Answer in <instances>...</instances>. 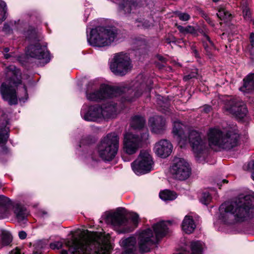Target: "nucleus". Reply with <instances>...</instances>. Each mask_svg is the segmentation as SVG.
I'll return each mask as SVG.
<instances>
[{
  "label": "nucleus",
  "instance_id": "f257e3e1",
  "mask_svg": "<svg viewBox=\"0 0 254 254\" xmlns=\"http://www.w3.org/2000/svg\"><path fill=\"white\" fill-rule=\"evenodd\" d=\"M110 238L109 234L87 231L83 239L72 235L70 239L51 243L50 247L53 250H59L64 243L73 254H110L112 248Z\"/></svg>",
  "mask_w": 254,
  "mask_h": 254
},
{
  "label": "nucleus",
  "instance_id": "f03ea898",
  "mask_svg": "<svg viewBox=\"0 0 254 254\" xmlns=\"http://www.w3.org/2000/svg\"><path fill=\"white\" fill-rule=\"evenodd\" d=\"M152 88L151 85H147L142 80V75H138L137 79L133 81L131 88L124 86L113 87L106 85H102L99 90H95L89 84L86 92V98L92 101H100L120 95L121 93L127 92L133 94V96L127 97L126 100L131 102L140 97L144 92H149Z\"/></svg>",
  "mask_w": 254,
  "mask_h": 254
},
{
  "label": "nucleus",
  "instance_id": "7ed1b4c3",
  "mask_svg": "<svg viewBox=\"0 0 254 254\" xmlns=\"http://www.w3.org/2000/svg\"><path fill=\"white\" fill-rule=\"evenodd\" d=\"M250 199V196H245L223 203L219 207V219L225 224H234L252 218L254 205Z\"/></svg>",
  "mask_w": 254,
  "mask_h": 254
},
{
  "label": "nucleus",
  "instance_id": "20e7f679",
  "mask_svg": "<svg viewBox=\"0 0 254 254\" xmlns=\"http://www.w3.org/2000/svg\"><path fill=\"white\" fill-rule=\"evenodd\" d=\"M209 146L213 149L230 150L239 144L240 135L237 130L223 132L217 128H210L207 133Z\"/></svg>",
  "mask_w": 254,
  "mask_h": 254
},
{
  "label": "nucleus",
  "instance_id": "39448f33",
  "mask_svg": "<svg viewBox=\"0 0 254 254\" xmlns=\"http://www.w3.org/2000/svg\"><path fill=\"white\" fill-rule=\"evenodd\" d=\"M171 221H160L152 226L155 235L150 228L141 230L137 233L138 245L141 253L148 252L151 247L158 239L165 236L168 232V225Z\"/></svg>",
  "mask_w": 254,
  "mask_h": 254
},
{
  "label": "nucleus",
  "instance_id": "423d86ee",
  "mask_svg": "<svg viewBox=\"0 0 254 254\" xmlns=\"http://www.w3.org/2000/svg\"><path fill=\"white\" fill-rule=\"evenodd\" d=\"M129 217L134 225V227L129 226V221L126 217V211L123 208H119L114 212L109 213L106 217V220L110 223L113 228L119 233H125L132 231L136 227L138 222L139 216L135 213H131Z\"/></svg>",
  "mask_w": 254,
  "mask_h": 254
},
{
  "label": "nucleus",
  "instance_id": "0eeeda50",
  "mask_svg": "<svg viewBox=\"0 0 254 254\" xmlns=\"http://www.w3.org/2000/svg\"><path fill=\"white\" fill-rule=\"evenodd\" d=\"M117 28L113 26L98 27L91 30L87 36L89 43L93 46L103 47L110 45L116 39Z\"/></svg>",
  "mask_w": 254,
  "mask_h": 254
},
{
  "label": "nucleus",
  "instance_id": "6e6552de",
  "mask_svg": "<svg viewBox=\"0 0 254 254\" xmlns=\"http://www.w3.org/2000/svg\"><path fill=\"white\" fill-rule=\"evenodd\" d=\"M119 147V137L116 133L112 132L102 139L98 146V151L102 159L111 161L116 155Z\"/></svg>",
  "mask_w": 254,
  "mask_h": 254
},
{
  "label": "nucleus",
  "instance_id": "1a4fd4ad",
  "mask_svg": "<svg viewBox=\"0 0 254 254\" xmlns=\"http://www.w3.org/2000/svg\"><path fill=\"white\" fill-rule=\"evenodd\" d=\"M148 138L149 133L147 130H145L140 135L131 132L126 133L124 138V151L129 155L135 153Z\"/></svg>",
  "mask_w": 254,
  "mask_h": 254
},
{
  "label": "nucleus",
  "instance_id": "9d476101",
  "mask_svg": "<svg viewBox=\"0 0 254 254\" xmlns=\"http://www.w3.org/2000/svg\"><path fill=\"white\" fill-rule=\"evenodd\" d=\"M188 139L196 159L199 162L204 160L206 155V143L200 133L194 130L189 132Z\"/></svg>",
  "mask_w": 254,
  "mask_h": 254
},
{
  "label": "nucleus",
  "instance_id": "9b49d317",
  "mask_svg": "<svg viewBox=\"0 0 254 254\" xmlns=\"http://www.w3.org/2000/svg\"><path fill=\"white\" fill-rule=\"evenodd\" d=\"M131 166L133 171L136 175H139L150 172L153 169L154 161L148 151L142 150Z\"/></svg>",
  "mask_w": 254,
  "mask_h": 254
},
{
  "label": "nucleus",
  "instance_id": "f8f14e48",
  "mask_svg": "<svg viewBox=\"0 0 254 254\" xmlns=\"http://www.w3.org/2000/svg\"><path fill=\"white\" fill-rule=\"evenodd\" d=\"M170 172L173 178L183 181L187 179L191 174V168L187 161L183 158H175L170 168Z\"/></svg>",
  "mask_w": 254,
  "mask_h": 254
},
{
  "label": "nucleus",
  "instance_id": "ddd939ff",
  "mask_svg": "<svg viewBox=\"0 0 254 254\" xmlns=\"http://www.w3.org/2000/svg\"><path fill=\"white\" fill-rule=\"evenodd\" d=\"M130 60L126 54H117L110 64V69L115 74L124 75L131 68Z\"/></svg>",
  "mask_w": 254,
  "mask_h": 254
},
{
  "label": "nucleus",
  "instance_id": "4468645a",
  "mask_svg": "<svg viewBox=\"0 0 254 254\" xmlns=\"http://www.w3.org/2000/svg\"><path fill=\"white\" fill-rule=\"evenodd\" d=\"M27 54L31 58L44 60L45 64H47L50 60L47 46L42 45L36 39L33 40L32 43L28 47Z\"/></svg>",
  "mask_w": 254,
  "mask_h": 254
},
{
  "label": "nucleus",
  "instance_id": "2eb2a0df",
  "mask_svg": "<svg viewBox=\"0 0 254 254\" xmlns=\"http://www.w3.org/2000/svg\"><path fill=\"white\" fill-rule=\"evenodd\" d=\"M224 109L227 113L232 114L239 119L244 118L248 113L245 104L237 98L227 100L225 102Z\"/></svg>",
  "mask_w": 254,
  "mask_h": 254
},
{
  "label": "nucleus",
  "instance_id": "dca6fc26",
  "mask_svg": "<svg viewBox=\"0 0 254 254\" xmlns=\"http://www.w3.org/2000/svg\"><path fill=\"white\" fill-rule=\"evenodd\" d=\"M7 76L9 77V84L11 86L13 85L16 86L21 85V88L18 89L19 100L25 102L28 97L27 91L26 86L22 84L21 80L18 77L19 71L15 66H10L7 72Z\"/></svg>",
  "mask_w": 254,
  "mask_h": 254
},
{
  "label": "nucleus",
  "instance_id": "f3484780",
  "mask_svg": "<svg viewBox=\"0 0 254 254\" xmlns=\"http://www.w3.org/2000/svg\"><path fill=\"white\" fill-rule=\"evenodd\" d=\"M85 108L83 107L81 111V114L85 120L97 122L104 118L102 107L98 106H90L87 111Z\"/></svg>",
  "mask_w": 254,
  "mask_h": 254
},
{
  "label": "nucleus",
  "instance_id": "a211bd4d",
  "mask_svg": "<svg viewBox=\"0 0 254 254\" xmlns=\"http://www.w3.org/2000/svg\"><path fill=\"white\" fill-rule=\"evenodd\" d=\"M173 150L172 143L167 139H161L154 145V151L158 156L162 158L168 157Z\"/></svg>",
  "mask_w": 254,
  "mask_h": 254
},
{
  "label": "nucleus",
  "instance_id": "6ab92c4d",
  "mask_svg": "<svg viewBox=\"0 0 254 254\" xmlns=\"http://www.w3.org/2000/svg\"><path fill=\"white\" fill-rule=\"evenodd\" d=\"M119 6L126 13H136L139 12L141 4L136 0H122Z\"/></svg>",
  "mask_w": 254,
  "mask_h": 254
},
{
  "label": "nucleus",
  "instance_id": "aec40b11",
  "mask_svg": "<svg viewBox=\"0 0 254 254\" xmlns=\"http://www.w3.org/2000/svg\"><path fill=\"white\" fill-rule=\"evenodd\" d=\"M0 92L3 99L7 101L9 105H15L17 104V98L15 90L12 89L5 83L1 84Z\"/></svg>",
  "mask_w": 254,
  "mask_h": 254
},
{
  "label": "nucleus",
  "instance_id": "412c9836",
  "mask_svg": "<svg viewBox=\"0 0 254 254\" xmlns=\"http://www.w3.org/2000/svg\"><path fill=\"white\" fill-rule=\"evenodd\" d=\"M148 124L152 131L155 133H160L165 129V120L161 116H155L149 119Z\"/></svg>",
  "mask_w": 254,
  "mask_h": 254
},
{
  "label": "nucleus",
  "instance_id": "4be33fe9",
  "mask_svg": "<svg viewBox=\"0 0 254 254\" xmlns=\"http://www.w3.org/2000/svg\"><path fill=\"white\" fill-rule=\"evenodd\" d=\"M173 133L180 143L187 140L186 136L184 133V129L186 127L179 121H173Z\"/></svg>",
  "mask_w": 254,
  "mask_h": 254
},
{
  "label": "nucleus",
  "instance_id": "5701e85b",
  "mask_svg": "<svg viewBox=\"0 0 254 254\" xmlns=\"http://www.w3.org/2000/svg\"><path fill=\"white\" fill-rule=\"evenodd\" d=\"M120 245L124 248V251L122 254H133L136 249V238L130 237L121 240Z\"/></svg>",
  "mask_w": 254,
  "mask_h": 254
},
{
  "label": "nucleus",
  "instance_id": "b1692460",
  "mask_svg": "<svg viewBox=\"0 0 254 254\" xmlns=\"http://www.w3.org/2000/svg\"><path fill=\"white\" fill-rule=\"evenodd\" d=\"M11 205L8 198L0 195V219H2L10 214Z\"/></svg>",
  "mask_w": 254,
  "mask_h": 254
},
{
  "label": "nucleus",
  "instance_id": "393cba45",
  "mask_svg": "<svg viewBox=\"0 0 254 254\" xmlns=\"http://www.w3.org/2000/svg\"><path fill=\"white\" fill-rule=\"evenodd\" d=\"M13 210L18 221L25 223L29 213L26 209L21 204L17 203L13 206Z\"/></svg>",
  "mask_w": 254,
  "mask_h": 254
},
{
  "label": "nucleus",
  "instance_id": "a878e982",
  "mask_svg": "<svg viewBox=\"0 0 254 254\" xmlns=\"http://www.w3.org/2000/svg\"><path fill=\"white\" fill-rule=\"evenodd\" d=\"M243 86L240 90L244 93H250L254 90V73L249 74L243 79Z\"/></svg>",
  "mask_w": 254,
  "mask_h": 254
},
{
  "label": "nucleus",
  "instance_id": "bb28decb",
  "mask_svg": "<svg viewBox=\"0 0 254 254\" xmlns=\"http://www.w3.org/2000/svg\"><path fill=\"white\" fill-rule=\"evenodd\" d=\"M196 227L195 224L192 217L186 215L182 224V230L187 234H190L193 232Z\"/></svg>",
  "mask_w": 254,
  "mask_h": 254
},
{
  "label": "nucleus",
  "instance_id": "cd10ccee",
  "mask_svg": "<svg viewBox=\"0 0 254 254\" xmlns=\"http://www.w3.org/2000/svg\"><path fill=\"white\" fill-rule=\"evenodd\" d=\"M9 128L5 126L0 128V154L7 152V148L5 146L8 138Z\"/></svg>",
  "mask_w": 254,
  "mask_h": 254
},
{
  "label": "nucleus",
  "instance_id": "c85d7f7f",
  "mask_svg": "<svg viewBox=\"0 0 254 254\" xmlns=\"http://www.w3.org/2000/svg\"><path fill=\"white\" fill-rule=\"evenodd\" d=\"M102 110L104 119L113 118L117 111L116 106L111 103L105 105Z\"/></svg>",
  "mask_w": 254,
  "mask_h": 254
},
{
  "label": "nucleus",
  "instance_id": "c756f323",
  "mask_svg": "<svg viewBox=\"0 0 254 254\" xmlns=\"http://www.w3.org/2000/svg\"><path fill=\"white\" fill-rule=\"evenodd\" d=\"M145 123V120L143 117L136 116L132 119L131 126L134 129H141L144 127Z\"/></svg>",
  "mask_w": 254,
  "mask_h": 254
},
{
  "label": "nucleus",
  "instance_id": "7c9ffc66",
  "mask_svg": "<svg viewBox=\"0 0 254 254\" xmlns=\"http://www.w3.org/2000/svg\"><path fill=\"white\" fill-rule=\"evenodd\" d=\"M159 196L164 201H171L177 198V194L174 191L166 190L160 192Z\"/></svg>",
  "mask_w": 254,
  "mask_h": 254
},
{
  "label": "nucleus",
  "instance_id": "2f4dec72",
  "mask_svg": "<svg viewBox=\"0 0 254 254\" xmlns=\"http://www.w3.org/2000/svg\"><path fill=\"white\" fill-rule=\"evenodd\" d=\"M191 254H202L203 243L200 241L192 242L191 243Z\"/></svg>",
  "mask_w": 254,
  "mask_h": 254
},
{
  "label": "nucleus",
  "instance_id": "473e14b6",
  "mask_svg": "<svg viewBox=\"0 0 254 254\" xmlns=\"http://www.w3.org/2000/svg\"><path fill=\"white\" fill-rule=\"evenodd\" d=\"M217 15L221 20H227L230 17L231 14L225 8L220 7L218 8Z\"/></svg>",
  "mask_w": 254,
  "mask_h": 254
},
{
  "label": "nucleus",
  "instance_id": "72a5a7b5",
  "mask_svg": "<svg viewBox=\"0 0 254 254\" xmlns=\"http://www.w3.org/2000/svg\"><path fill=\"white\" fill-rule=\"evenodd\" d=\"M12 236L8 232L3 231L1 234V245L3 246L9 245L12 241Z\"/></svg>",
  "mask_w": 254,
  "mask_h": 254
},
{
  "label": "nucleus",
  "instance_id": "f704fd0d",
  "mask_svg": "<svg viewBox=\"0 0 254 254\" xmlns=\"http://www.w3.org/2000/svg\"><path fill=\"white\" fill-rule=\"evenodd\" d=\"M176 26H177L179 31L182 33L194 34L196 33L195 29L194 28V27L192 26L188 25L187 27H183L182 26L178 25L177 24H176Z\"/></svg>",
  "mask_w": 254,
  "mask_h": 254
},
{
  "label": "nucleus",
  "instance_id": "c9c22d12",
  "mask_svg": "<svg viewBox=\"0 0 254 254\" xmlns=\"http://www.w3.org/2000/svg\"><path fill=\"white\" fill-rule=\"evenodd\" d=\"M6 10L7 7L5 2L2 0H0V24L6 18Z\"/></svg>",
  "mask_w": 254,
  "mask_h": 254
},
{
  "label": "nucleus",
  "instance_id": "e433bc0d",
  "mask_svg": "<svg viewBox=\"0 0 254 254\" xmlns=\"http://www.w3.org/2000/svg\"><path fill=\"white\" fill-rule=\"evenodd\" d=\"M134 24L137 27H142L144 28H148L152 26V23L147 20H142L141 18L135 19Z\"/></svg>",
  "mask_w": 254,
  "mask_h": 254
},
{
  "label": "nucleus",
  "instance_id": "4c0bfd02",
  "mask_svg": "<svg viewBox=\"0 0 254 254\" xmlns=\"http://www.w3.org/2000/svg\"><path fill=\"white\" fill-rule=\"evenodd\" d=\"M242 9L243 10V17L246 20H250L251 18V12L249 8L247 7L246 1H244L241 4Z\"/></svg>",
  "mask_w": 254,
  "mask_h": 254
},
{
  "label": "nucleus",
  "instance_id": "58836bf2",
  "mask_svg": "<svg viewBox=\"0 0 254 254\" xmlns=\"http://www.w3.org/2000/svg\"><path fill=\"white\" fill-rule=\"evenodd\" d=\"M211 198L212 197L210 193L206 191L201 193L200 201L202 203L207 205L210 202Z\"/></svg>",
  "mask_w": 254,
  "mask_h": 254
},
{
  "label": "nucleus",
  "instance_id": "ea45409f",
  "mask_svg": "<svg viewBox=\"0 0 254 254\" xmlns=\"http://www.w3.org/2000/svg\"><path fill=\"white\" fill-rule=\"evenodd\" d=\"M203 46L205 49L206 50V52L208 54H210V52L209 50L208 47L210 46H213V43L210 40L209 37L206 35H205L204 36V38L203 39Z\"/></svg>",
  "mask_w": 254,
  "mask_h": 254
},
{
  "label": "nucleus",
  "instance_id": "a19ab883",
  "mask_svg": "<svg viewBox=\"0 0 254 254\" xmlns=\"http://www.w3.org/2000/svg\"><path fill=\"white\" fill-rule=\"evenodd\" d=\"M243 168L245 170L252 172V177L254 181V160H252L244 165Z\"/></svg>",
  "mask_w": 254,
  "mask_h": 254
},
{
  "label": "nucleus",
  "instance_id": "79ce46f5",
  "mask_svg": "<svg viewBox=\"0 0 254 254\" xmlns=\"http://www.w3.org/2000/svg\"><path fill=\"white\" fill-rule=\"evenodd\" d=\"M176 15L180 20L183 21H187L190 18V16L186 12H177Z\"/></svg>",
  "mask_w": 254,
  "mask_h": 254
},
{
  "label": "nucleus",
  "instance_id": "37998d69",
  "mask_svg": "<svg viewBox=\"0 0 254 254\" xmlns=\"http://www.w3.org/2000/svg\"><path fill=\"white\" fill-rule=\"evenodd\" d=\"M196 75H197V72L196 71L192 72H191L190 74L185 75L184 77V80H185V81H187V80H189V79H191L192 78L195 77L196 76Z\"/></svg>",
  "mask_w": 254,
  "mask_h": 254
},
{
  "label": "nucleus",
  "instance_id": "c03bdc74",
  "mask_svg": "<svg viewBox=\"0 0 254 254\" xmlns=\"http://www.w3.org/2000/svg\"><path fill=\"white\" fill-rule=\"evenodd\" d=\"M212 110V108L210 106L208 105H205L203 107L202 110L203 112L205 113H208L210 112Z\"/></svg>",
  "mask_w": 254,
  "mask_h": 254
},
{
  "label": "nucleus",
  "instance_id": "a18cd8bd",
  "mask_svg": "<svg viewBox=\"0 0 254 254\" xmlns=\"http://www.w3.org/2000/svg\"><path fill=\"white\" fill-rule=\"evenodd\" d=\"M18 236L21 240L25 239L27 237V234L25 231H21L18 233Z\"/></svg>",
  "mask_w": 254,
  "mask_h": 254
},
{
  "label": "nucleus",
  "instance_id": "49530a36",
  "mask_svg": "<svg viewBox=\"0 0 254 254\" xmlns=\"http://www.w3.org/2000/svg\"><path fill=\"white\" fill-rule=\"evenodd\" d=\"M250 40L251 45L253 47H254V33H252L250 36Z\"/></svg>",
  "mask_w": 254,
  "mask_h": 254
},
{
  "label": "nucleus",
  "instance_id": "de8ad7c7",
  "mask_svg": "<svg viewBox=\"0 0 254 254\" xmlns=\"http://www.w3.org/2000/svg\"><path fill=\"white\" fill-rule=\"evenodd\" d=\"M8 254H21L19 249H15L11 251Z\"/></svg>",
  "mask_w": 254,
  "mask_h": 254
},
{
  "label": "nucleus",
  "instance_id": "09e8293b",
  "mask_svg": "<svg viewBox=\"0 0 254 254\" xmlns=\"http://www.w3.org/2000/svg\"><path fill=\"white\" fill-rule=\"evenodd\" d=\"M4 57L5 59H8L11 57V56L9 54L5 53L4 54Z\"/></svg>",
  "mask_w": 254,
  "mask_h": 254
},
{
  "label": "nucleus",
  "instance_id": "8fccbe9b",
  "mask_svg": "<svg viewBox=\"0 0 254 254\" xmlns=\"http://www.w3.org/2000/svg\"><path fill=\"white\" fill-rule=\"evenodd\" d=\"M157 58L159 60L161 61H164V60L165 59L161 56L160 55H158L157 56Z\"/></svg>",
  "mask_w": 254,
  "mask_h": 254
},
{
  "label": "nucleus",
  "instance_id": "3c124183",
  "mask_svg": "<svg viewBox=\"0 0 254 254\" xmlns=\"http://www.w3.org/2000/svg\"><path fill=\"white\" fill-rule=\"evenodd\" d=\"M60 254H67V251L66 250H63L60 252Z\"/></svg>",
  "mask_w": 254,
  "mask_h": 254
},
{
  "label": "nucleus",
  "instance_id": "603ef678",
  "mask_svg": "<svg viewBox=\"0 0 254 254\" xmlns=\"http://www.w3.org/2000/svg\"><path fill=\"white\" fill-rule=\"evenodd\" d=\"M9 51V49L8 48H5L3 49V52L5 53H7Z\"/></svg>",
  "mask_w": 254,
  "mask_h": 254
},
{
  "label": "nucleus",
  "instance_id": "864d4df0",
  "mask_svg": "<svg viewBox=\"0 0 254 254\" xmlns=\"http://www.w3.org/2000/svg\"><path fill=\"white\" fill-rule=\"evenodd\" d=\"M193 52L194 53L195 56L196 57L197 56V52L196 50H193Z\"/></svg>",
  "mask_w": 254,
  "mask_h": 254
},
{
  "label": "nucleus",
  "instance_id": "5fc2aeb1",
  "mask_svg": "<svg viewBox=\"0 0 254 254\" xmlns=\"http://www.w3.org/2000/svg\"><path fill=\"white\" fill-rule=\"evenodd\" d=\"M223 183H228V181H227L226 180H223Z\"/></svg>",
  "mask_w": 254,
  "mask_h": 254
},
{
  "label": "nucleus",
  "instance_id": "6e6d98bb",
  "mask_svg": "<svg viewBox=\"0 0 254 254\" xmlns=\"http://www.w3.org/2000/svg\"><path fill=\"white\" fill-rule=\"evenodd\" d=\"M214 2H217L219 0H212Z\"/></svg>",
  "mask_w": 254,
  "mask_h": 254
},
{
  "label": "nucleus",
  "instance_id": "4d7b16f0",
  "mask_svg": "<svg viewBox=\"0 0 254 254\" xmlns=\"http://www.w3.org/2000/svg\"><path fill=\"white\" fill-rule=\"evenodd\" d=\"M1 187V183L0 182V188Z\"/></svg>",
  "mask_w": 254,
  "mask_h": 254
},
{
  "label": "nucleus",
  "instance_id": "13d9d810",
  "mask_svg": "<svg viewBox=\"0 0 254 254\" xmlns=\"http://www.w3.org/2000/svg\"><path fill=\"white\" fill-rule=\"evenodd\" d=\"M253 23H254V22H253Z\"/></svg>",
  "mask_w": 254,
  "mask_h": 254
}]
</instances>
